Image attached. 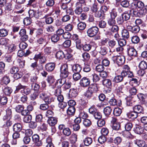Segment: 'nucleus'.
Here are the masks:
<instances>
[{
  "mask_svg": "<svg viewBox=\"0 0 147 147\" xmlns=\"http://www.w3.org/2000/svg\"><path fill=\"white\" fill-rule=\"evenodd\" d=\"M122 135L124 137L127 138H132V135L129 131H126L123 132Z\"/></svg>",
  "mask_w": 147,
  "mask_h": 147,
  "instance_id": "obj_44",
  "label": "nucleus"
},
{
  "mask_svg": "<svg viewBox=\"0 0 147 147\" xmlns=\"http://www.w3.org/2000/svg\"><path fill=\"white\" fill-rule=\"evenodd\" d=\"M74 27V26L71 24L69 23L66 25L65 27V30L67 31H71Z\"/></svg>",
  "mask_w": 147,
  "mask_h": 147,
  "instance_id": "obj_64",
  "label": "nucleus"
},
{
  "mask_svg": "<svg viewBox=\"0 0 147 147\" xmlns=\"http://www.w3.org/2000/svg\"><path fill=\"white\" fill-rule=\"evenodd\" d=\"M32 119V116L31 115H28L24 116V121L25 123H29L31 121Z\"/></svg>",
  "mask_w": 147,
  "mask_h": 147,
  "instance_id": "obj_46",
  "label": "nucleus"
},
{
  "mask_svg": "<svg viewBox=\"0 0 147 147\" xmlns=\"http://www.w3.org/2000/svg\"><path fill=\"white\" fill-rule=\"evenodd\" d=\"M75 109L73 106H70L67 109V114L70 115H73L75 112Z\"/></svg>",
  "mask_w": 147,
  "mask_h": 147,
  "instance_id": "obj_21",
  "label": "nucleus"
},
{
  "mask_svg": "<svg viewBox=\"0 0 147 147\" xmlns=\"http://www.w3.org/2000/svg\"><path fill=\"white\" fill-rule=\"evenodd\" d=\"M134 6L136 8L141 9L143 8L144 6V4L141 1H138L137 3H132V6Z\"/></svg>",
  "mask_w": 147,
  "mask_h": 147,
  "instance_id": "obj_22",
  "label": "nucleus"
},
{
  "mask_svg": "<svg viewBox=\"0 0 147 147\" xmlns=\"http://www.w3.org/2000/svg\"><path fill=\"white\" fill-rule=\"evenodd\" d=\"M59 39V37L57 34H54L51 37L52 41L54 43L57 42Z\"/></svg>",
  "mask_w": 147,
  "mask_h": 147,
  "instance_id": "obj_47",
  "label": "nucleus"
},
{
  "mask_svg": "<svg viewBox=\"0 0 147 147\" xmlns=\"http://www.w3.org/2000/svg\"><path fill=\"white\" fill-rule=\"evenodd\" d=\"M22 128V125L20 123L15 124L13 126V130L15 131H20Z\"/></svg>",
  "mask_w": 147,
  "mask_h": 147,
  "instance_id": "obj_25",
  "label": "nucleus"
},
{
  "mask_svg": "<svg viewBox=\"0 0 147 147\" xmlns=\"http://www.w3.org/2000/svg\"><path fill=\"white\" fill-rule=\"evenodd\" d=\"M63 134L67 136H69L71 134V131L70 129L68 128H66L63 130Z\"/></svg>",
  "mask_w": 147,
  "mask_h": 147,
  "instance_id": "obj_58",
  "label": "nucleus"
},
{
  "mask_svg": "<svg viewBox=\"0 0 147 147\" xmlns=\"http://www.w3.org/2000/svg\"><path fill=\"white\" fill-rule=\"evenodd\" d=\"M107 140L106 138L104 136H100L98 138V142L101 144L104 143Z\"/></svg>",
  "mask_w": 147,
  "mask_h": 147,
  "instance_id": "obj_50",
  "label": "nucleus"
},
{
  "mask_svg": "<svg viewBox=\"0 0 147 147\" xmlns=\"http://www.w3.org/2000/svg\"><path fill=\"white\" fill-rule=\"evenodd\" d=\"M3 92L6 95H9L12 92V90L9 87H6L3 89Z\"/></svg>",
  "mask_w": 147,
  "mask_h": 147,
  "instance_id": "obj_36",
  "label": "nucleus"
},
{
  "mask_svg": "<svg viewBox=\"0 0 147 147\" xmlns=\"http://www.w3.org/2000/svg\"><path fill=\"white\" fill-rule=\"evenodd\" d=\"M131 40L133 43L137 44L139 42L140 39L138 36H134L131 37Z\"/></svg>",
  "mask_w": 147,
  "mask_h": 147,
  "instance_id": "obj_48",
  "label": "nucleus"
},
{
  "mask_svg": "<svg viewBox=\"0 0 147 147\" xmlns=\"http://www.w3.org/2000/svg\"><path fill=\"white\" fill-rule=\"evenodd\" d=\"M23 75V74L21 72H18L15 74L13 75V78L16 80H18L21 78Z\"/></svg>",
  "mask_w": 147,
  "mask_h": 147,
  "instance_id": "obj_55",
  "label": "nucleus"
},
{
  "mask_svg": "<svg viewBox=\"0 0 147 147\" xmlns=\"http://www.w3.org/2000/svg\"><path fill=\"white\" fill-rule=\"evenodd\" d=\"M55 66V64L54 63H49L46 64L45 68L47 71L51 72L53 70Z\"/></svg>",
  "mask_w": 147,
  "mask_h": 147,
  "instance_id": "obj_10",
  "label": "nucleus"
},
{
  "mask_svg": "<svg viewBox=\"0 0 147 147\" xmlns=\"http://www.w3.org/2000/svg\"><path fill=\"white\" fill-rule=\"evenodd\" d=\"M83 142L84 145L88 146L92 143L93 140L92 138L87 137L84 139Z\"/></svg>",
  "mask_w": 147,
  "mask_h": 147,
  "instance_id": "obj_18",
  "label": "nucleus"
},
{
  "mask_svg": "<svg viewBox=\"0 0 147 147\" xmlns=\"http://www.w3.org/2000/svg\"><path fill=\"white\" fill-rule=\"evenodd\" d=\"M122 36L125 39H128L129 36V32L125 29L122 30Z\"/></svg>",
  "mask_w": 147,
  "mask_h": 147,
  "instance_id": "obj_43",
  "label": "nucleus"
},
{
  "mask_svg": "<svg viewBox=\"0 0 147 147\" xmlns=\"http://www.w3.org/2000/svg\"><path fill=\"white\" fill-rule=\"evenodd\" d=\"M43 18L45 19V22L47 24H51L53 22V18L51 17H49L47 15H46Z\"/></svg>",
  "mask_w": 147,
  "mask_h": 147,
  "instance_id": "obj_20",
  "label": "nucleus"
},
{
  "mask_svg": "<svg viewBox=\"0 0 147 147\" xmlns=\"http://www.w3.org/2000/svg\"><path fill=\"white\" fill-rule=\"evenodd\" d=\"M24 107V106L22 105H18L15 108L17 112L21 113L23 111Z\"/></svg>",
  "mask_w": 147,
  "mask_h": 147,
  "instance_id": "obj_62",
  "label": "nucleus"
},
{
  "mask_svg": "<svg viewBox=\"0 0 147 147\" xmlns=\"http://www.w3.org/2000/svg\"><path fill=\"white\" fill-rule=\"evenodd\" d=\"M78 94L77 89L74 88L70 89L69 94V97L71 98H74L77 96Z\"/></svg>",
  "mask_w": 147,
  "mask_h": 147,
  "instance_id": "obj_12",
  "label": "nucleus"
},
{
  "mask_svg": "<svg viewBox=\"0 0 147 147\" xmlns=\"http://www.w3.org/2000/svg\"><path fill=\"white\" fill-rule=\"evenodd\" d=\"M121 75L125 77L128 75V77L130 78H131L133 76V72L130 71V68L127 65L123 66Z\"/></svg>",
  "mask_w": 147,
  "mask_h": 147,
  "instance_id": "obj_3",
  "label": "nucleus"
},
{
  "mask_svg": "<svg viewBox=\"0 0 147 147\" xmlns=\"http://www.w3.org/2000/svg\"><path fill=\"white\" fill-rule=\"evenodd\" d=\"M46 29L48 32L50 33L54 32L55 28L53 26L50 25L46 27Z\"/></svg>",
  "mask_w": 147,
  "mask_h": 147,
  "instance_id": "obj_59",
  "label": "nucleus"
},
{
  "mask_svg": "<svg viewBox=\"0 0 147 147\" xmlns=\"http://www.w3.org/2000/svg\"><path fill=\"white\" fill-rule=\"evenodd\" d=\"M10 81V79L7 76H4L3 78L1 80V85L3 84L7 85L9 82Z\"/></svg>",
  "mask_w": 147,
  "mask_h": 147,
  "instance_id": "obj_26",
  "label": "nucleus"
},
{
  "mask_svg": "<svg viewBox=\"0 0 147 147\" xmlns=\"http://www.w3.org/2000/svg\"><path fill=\"white\" fill-rule=\"evenodd\" d=\"M108 28L110 31L114 33L117 32L119 30L118 27L116 25L108 27Z\"/></svg>",
  "mask_w": 147,
  "mask_h": 147,
  "instance_id": "obj_33",
  "label": "nucleus"
},
{
  "mask_svg": "<svg viewBox=\"0 0 147 147\" xmlns=\"http://www.w3.org/2000/svg\"><path fill=\"white\" fill-rule=\"evenodd\" d=\"M37 43L39 45L45 46L47 44V42L45 38H40L38 39L37 41Z\"/></svg>",
  "mask_w": 147,
  "mask_h": 147,
  "instance_id": "obj_34",
  "label": "nucleus"
},
{
  "mask_svg": "<svg viewBox=\"0 0 147 147\" xmlns=\"http://www.w3.org/2000/svg\"><path fill=\"white\" fill-rule=\"evenodd\" d=\"M28 13L30 18L34 17L38 19H41L42 18V13L39 10L34 11V10L30 9L28 11Z\"/></svg>",
  "mask_w": 147,
  "mask_h": 147,
  "instance_id": "obj_2",
  "label": "nucleus"
},
{
  "mask_svg": "<svg viewBox=\"0 0 147 147\" xmlns=\"http://www.w3.org/2000/svg\"><path fill=\"white\" fill-rule=\"evenodd\" d=\"M128 54L130 57H136L137 55V53L136 49L133 47H130L128 49Z\"/></svg>",
  "mask_w": 147,
  "mask_h": 147,
  "instance_id": "obj_9",
  "label": "nucleus"
},
{
  "mask_svg": "<svg viewBox=\"0 0 147 147\" xmlns=\"http://www.w3.org/2000/svg\"><path fill=\"white\" fill-rule=\"evenodd\" d=\"M71 18V16L68 14H66L63 16L61 20L63 22H66L70 20Z\"/></svg>",
  "mask_w": 147,
  "mask_h": 147,
  "instance_id": "obj_42",
  "label": "nucleus"
},
{
  "mask_svg": "<svg viewBox=\"0 0 147 147\" xmlns=\"http://www.w3.org/2000/svg\"><path fill=\"white\" fill-rule=\"evenodd\" d=\"M127 116L129 118L134 119L137 118L138 114L133 110V111H130L126 114Z\"/></svg>",
  "mask_w": 147,
  "mask_h": 147,
  "instance_id": "obj_14",
  "label": "nucleus"
},
{
  "mask_svg": "<svg viewBox=\"0 0 147 147\" xmlns=\"http://www.w3.org/2000/svg\"><path fill=\"white\" fill-rule=\"evenodd\" d=\"M49 104L47 102H45V104H41L40 106V109L42 110L45 111L47 110L49 107L48 104Z\"/></svg>",
  "mask_w": 147,
  "mask_h": 147,
  "instance_id": "obj_51",
  "label": "nucleus"
},
{
  "mask_svg": "<svg viewBox=\"0 0 147 147\" xmlns=\"http://www.w3.org/2000/svg\"><path fill=\"white\" fill-rule=\"evenodd\" d=\"M98 31V28L96 26H93L89 28L87 32L88 35L93 37L96 35Z\"/></svg>",
  "mask_w": 147,
  "mask_h": 147,
  "instance_id": "obj_5",
  "label": "nucleus"
},
{
  "mask_svg": "<svg viewBox=\"0 0 147 147\" xmlns=\"http://www.w3.org/2000/svg\"><path fill=\"white\" fill-rule=\"evenodd\" d=\"M139 67L140 69L145 70L147 68V64L145 61H142L139 64Z\"/></svg>",
  "mask_w": 147,
  "mask_h": 147,
  "instance_id": "obj_45",
  "label": "nucleus"
},
{
  "mask_svg": "<svg viewBox=\"0 0 147 147\" xmlns=\"http://www.w3.org/2000/svg\"><path fill=\"white\" fill-rule=\"evenodd\" d=\"M93 93L90 91L89 90L86 91L85 93V96L87 98H90L93 96Z\"/></svg>",
  "mask_w": 147,
  "mask_h": 147,
  "instance_id": "obj_63",
  "label": "nucleus"
},
{
  "mask_svg": "<svg viewBox=\"0 0 147 147\" xmlns=\"http://www.w3.org/2000/svg\"><path fill=\"white\" fill-rule=\"evenodd\" d=\"M39 97L45 102L51 103V99L50 97V94L47 91L42 92L40 94Z\"/></svg>",
  "mask_w": 147,
  "mask_h": 147,
  "instance_id": "obj_1",
  "label": "nucleus"
},
{
  "mask_svg": "<svg viewBox=\"0 0 147 147\" xmlns=\"http://www.w3.org/2000/svg\"><path fill=\"white\" fill-rule=\"evenodd\" d=\"M32 137L33 141L35 143L36 146H40L42 145V143L41 141L40 140L38 135L37 134L34 135Z\"/></svg>",
  "mask_w": 147,
  "mask_h": 147,
  "instance_id": "obj_8",
  "label": "nucleus"
},
{
  "mask_svg": "<svg viewBox=\"0 0 147 147\" xmlns=\"http://www.w3.org/2000/svg\"><path fill=\"white\" fill-rule=\"evenodd\" d=\"M82 5H81L79 3H76V9L75 10V12L76 14L80 15L82 11Z\"/></svg>",
  "mask_w": 147,
  "mask_h": 147,
  "instance_id": "obj_15",
  "label": "nucleus"
},
{
  "mask_svg": "<svg viewBox=\"0 0 147 147\" xmlns=\"http://www.w3.org/2000/svg\"><path fill=\"white\" fill-rule=\"evenodd\" d=\"M31 91V90L30 89L26 88V86H25L24 88L21 90L20 92L21 93H24L26 95H28L30 93Z\"/></svg>",
  "mask_w": 147,
  "mask_h": 147,
  "instance_id": "obj_41",
  "label": "nucleus"
},
{
  "mask_svg": "<svg viewBox=\"0 0 147 147\" xmlns=\"http://www.w3.org/2000/svg\"><path fill=\"white\" fill-rule=\"evenodd\" d=\"M66 81V79L64 78H62L58 80L57 82V84L59 85V86H58V87H59L61 88L62 86L63 87Z\"/></svg>",
  "mask_w": 147,
  "mask_h": 147,
  "instance_id": "obj_23",
  "label": "nucleus"
},
{
  "mask_svg": "<svg viewBox=\"0 0 147 147\" xmlns=\"http://www.w3.org/2000/svg\"><path fill=\"white\" fill-rule=\"evenodd\" d=\"M121 112V109L118 108H115L114 109L113 111L114 115L116 116H120Z\"/></svg>",
  "mask_w": 147,
  "mask_h": 147,
  "instance_id": "obj_39",
  "label": "nucleus"
},
{
  "mask_svg": "<svg viewBox=\"0 0 147 147\" xmlns=\"http://www.w3.org/2000/svg\"><path fill=\"white\" fill-rule=\"evenodd\" d=\"M103 85L107 87H110L112 85L111 81L108 79H105L103 80Z\"/></svg>",
  "mask_w": 147,
  "mask_h": 147,
  "instance_id": "obj_28",
  "label": "nucleus"
},
{
  "mask_svg": "<svg viewBox=\"0 0 147 147\" xmlns=\"http://www.w3.org/2000/svg\"><path fill=\"white\" fill-rule=\"evenodd\" d=\"M88 117L87 114L83 110H81L80 111L79 117L83 119H85Z\"/></svg>",
  "mask_w": 147,
  "mask_h": 147,
  "instance_id": "obj_57",
  "label": "nucleus"
},
{
  "mask_svg": "<svg viewBox=\"0 0 147 147\" xmlns=\"http://www.w3.org/2000/svg\"><path fill=\"white\" fill-rule=\"evenodd\" d=\"M112 110V109L110 107L107 106L104 108L103 111L105 115L106 116H108L110 114Z\"/></svg>",
  "mask_w": 147,
  "mask_h": 147,
  "instance_id": "obj_30",
  "label": "nucleus"
},
{
  "mask_svg": "<svg viewBox=\"0 0 147 147\" xmlns=\"http://www.w3.org/2000/svg\"><path fill=\"white\" fill-rule=\"evenodd\" d=\"M93 42H91L89 44H86L83 47V50L86 51H88L91 49L92 45L94 43Z\"/></svg>",
  "mask_w": 147,
  "mask_h": 147,
  "instance_id": "obj_29",
  "label": "nucleus"
},
{
  "mask_svg": "<svg viewBox=\"0 0 147 147\" xmlns=\"http://www.w3.org/2000/svg\"><path fill=\"white\" fill-rule=\"evenodd\" d=\"M133 110L138 114L142 113L144 111L143 108L140 105H137L135 106L133 108Z\"/></svg>",
  "mask_w": 147,
  "mask_h": 147,
  "instance_id": "obj_17",
  "label": "nucleus"
},
{
  "mask_svg": "<svg viewBox=\"0 0 147 147\" xmlns=\"http://www.w3.org/2000/svg\"><path fill=\"white\" fill-rule=\"evenodd\" d=\"M71 39L74 41L76 43V48L78 49H80L82 46V45L81 43L80 39L79 38L78 36L76 34H74L72 35Z\"/></svg>",
  "mask_w": 147,
  "mask_h": 147,
  "instance_id": "obj_4",
  "label": "nucleus"
},
{
  "mask_svg": "<svg viewBox=\"0 0 147 147\" xmlns=\"http://www.w3.org/2000/svg\"><path fill=\"white\" fill-rule=\"evenodd\" d=\"M71 82L70 81H67L65 82L62 87L63 88L64 90H65L71 87Z\"/></svg>",
  "mask_w": 147,
  "mask_h": 147,
  "instance_id": "obj_38",
  "label": "nucleus"
},
{
  "mask_svg": "<svg viewBox=\"0 0 147 147\" xmlns=\"http://www.w3.org/2000/svg\"><path fill=\"white\" fill-rule=\"evenodd\" d=\"M115 57L116 63L119 66L121 65L124 63L125 58L124 56L121 55L115 56Z\"/></svg>",
  "mask_w": 147,
  "mask_h": 147,
  "instance_id": "obj_7",
  "label": "nucleus"
},
{
  "mask_svg": "<svg viewBox=\"0 0 147 147\" xmlns=\"http://www.w3.org/2000/svg\"><path fill=\"white\" fill-rule=\"evenodd\" d=\"M82 69V67L78 64H75L72 67L73 71L74 72L79 73Z\"/></svg>",
  "mask_w": 147,
  "mask_h": 147,
  "instance_id": "obj_19",
  "label": "nucleus"
},
{
  "mask_svg": "<svg viewBox=\"0 0 147 147\" xmlns=\"http://www.w3.org/2000/svg\"><path fill=\"white\" fill-rule=\"evenodd\" d=\"M8 34V31L5 29H0V36L5 37Z\"/></svg>",
  "mask_w": 147,
  "mask_h": 147,
  "instance_id": "obj_40",
  "label": "nucleus"
},
{
  "mask_svg": "<svg viewBox=\"0 0 147 147\" xmlns=\"http://www.w3.org/2000/svg\"><path fill=\"white\" fill-rule=\"evenodd\" d=\"M130 15L129 12V11H128V12L125 11L122 14V16L124 20L126 21L128 20L130 18Z\"/></svg>",
  "mask_w": 147,
  "mask_h": 147,
  "instance_id": "obj_37",
  "label": "nucleus"
},
{
  "mask_svg": "<svg viewBox=\"0 0 147 147\" xmlns=\"http://www.w3.org/2000/svg\"><path fill=\"white\" fill-rule=\"evenodd\" d=\"M134 143L139 147H144L146 145L145 142L143 140L136 139L134 141Z\"/></svg>",
  "mask_w": 147,
  "mask_h": 147,
  "instance_id": "obj_16",
  "label": "nucleus"
},
{
  "mask_svg": "<svg viewBox=\"0 0 147 147\" xmlns=\"http://www.w3.org/2000/svg\"><path fill=\"white\" fill-rule=\"evenodd\" d=\"M78 28L80 30H83L85 28L86 25L84 22H80L78 24Z\"/></svg>",
  "mask_w": 147,
  "mask_h": 147,
  "instance_id": "obj_49",
  "label": "nucleus"
},
{
  "mask_svg": "<svg viewBox=\"0 0 147 147\" xmlns=\"http://www.w3.org/2000/svg\"><path fill=\"white\" fill-rule=\"evenodd\" d=\"M77 135L75 134H71L70 138V139L72 143H74L76 142L77 140Z\"/></svg>",
  "mask_w": 147,
  "mask_h": 147,
  "instance_id": "obj_52",
  "label": "nucleus"
},
{
  "mask_svg": "<svg viewBox=\"0 0 147 147\" xmlns=\"http://www.w3.org/2000/svg\"><path fill=\"white\" fill-rule=\"evenodd\" d=\"M108 27H110L116 25L115 19L109 18L108 21Z\"/></svg>",
  "mask_w": 147,
  "mask_h": 147,
  "instance_id": "obj_54",
  "label": "nucleus"
},
{
  "mask_svg": "<svg viewBox=\"0 0 147 147\" xmlns=\"http://www.w3.org/2000/svg\"><path fill=\"white\" fill-rule=\"evenodd\" d=\"M9 42V40L7 38H3L0 39V45H7Z\"/></svg>",
  "mask_w": 147,
  "mask_h": 147,
  "instance_id": "obj_56",
  "label": "nucleus"
},
{
  "mask_svg": "<svg viewBox=\"0 0 147 147\" xmlns=\"http://www.w3.org/2000/svg\"><path fill=\"white\" fill-rule=\"evenodd\" d=\"M129 1L125 0L122 1L121 2V5L122 7H127L129 6Z\"/></svg>",
  "mask_w": 147,
  "mask_h": 147,
  "instance_id": "obj_61",
  "label": "nucleus"
},
{
  "mask_svg": "<svg viewBox=\"0 0 147 147\" xmlns=\"http://www.w3.org/2000/svg\"><path fill=\"white\" fill-rule=\"evenodd\" d=\"M99 88L98 85L96 84L90 85L88 89L93 93L96 92Z\"/></svg>",
  "mask_w": 147,
  "mask_h": 147,
  "instance_id": "obj_13",
  "label": "nucleus"
},
{
  "mask_svg": "<svg viewBox=\"0 0 147 147\" xmlns=\"http://www.w3.org/2000/svg\"><path fill=\"white\" fill-rule=\"evenodd\" d=\"M56 56L57 59H62L65 57V54L62 51H59L57 53Z\"/></svg>",
  "mask_w": 147,
  "mask_h": 147,
  "instance_id": "obj_35",
  "label": "nucleus"
},
{
  "mask_svg": "<svg viewBox=\"0 0 147 147\" xmlns=\"http://www.w3.org/2000/svg\"><path fill=\"white\" fill-rule=\"evenodd\" d=\"M143 129L139 125H137L134 129L135 132L138 134H141L143 132Z\"/></svg>",
  "mask_w": 147,
  "mask_h": 147,
  "instance_id": "obj_31",
  "label": "nucleus"
},
{
  "mask_svg": "<svg viewBox=\"0 0 147 147\" xmlns=\"http://www.w3.org/2000/svg\"><path fill=\"white\" fill-rule=\"evenodd\" d=\"M125 76H123L122 75H118L115 77L113 80L116 82L119 83L121 82Z\"/></svg>",
  "mask_w": 147,
  "mask_h": 147,
  "instance_id": "obj_27",
  "label": "nucleus"
},
{
  "mask_svg": "<svg viewBox=\"0 0 147 147\" xmlns=\"http://www.w3.org/2000/svg\"><path fill=\"white\" fill-rule=\"evenodd\" d=\"M73 77L74 80L76 81L80 80L81 76L79 73L76 72L73 75Z\"/></svg>",
  "mask_w": 147,
  "mask_h": 147,
  "instance_id": "obj_60",
  "label": "nucleus"
},
{
  "mask_svg": "<svg viewBox=\"0 0 147 147\" xmlns=\"http://www.w3.org/2000/svg\"><path fill=\"white\" fill-rule=\"evenodd\" d=\"M57 122V118L55 117H51L47 120L48 123L51 126H54L56 124Z\"/></svg>",
  "mask_w": 147,
  "mask_h": 147,
  "instance_id": "obj_11",
  "label": "nucleus"
},
{
  "mask_svg": "<svg viewBox=\"0 0 147 147\" xmlns=\"http://www.w3.org/2000/svg\"><path fill=\"white\" fill-rule=\"evenodd\" d=\"M108 45L110 48H113L116 44V42L114 40H109L108 42Z\"/></svg>",
  "mask_w": 147,
  "mask_h": 147,
  "instance_id": "obj_53",
  "label": "nucleus"
},
{
  "mask_svg": "<svg viewBox=\"0 0 147 147\" xmlns=\"http://www.w3.org/2000/svg\"><path fill=\"white\" fill-rule=\"evenodd\" d=\"M90 83L89 79L86 77H84L80 80V84L81 86L84 87L88 86Z\"/></svg>",
  "mask_w": 147,
  "mask_h": 147,
  "instance_id": "obj_6",
  "label": "nucleus"
},
{
  "mask_svg": "<svg viewBox=\"0 0 147 147\" xmlns=\"http://www.w3.org/2000/svg\"><path fill=\"white\" fill-rule=\"evenodd\" d=\"M16 96L18 99H20V100L23 102H25L27 100L28 98L25 95H22V96L20 94H17Z\"/></svg>",
  "mask_w": 147,
  "mask_h": 147,
  "instance_id": "obj_24",
  "label": "nucleus"
},
{
  "mask_svg": "<svg viewBox=\"0 0 147 147\" xmlns=\"http://www.w3.org/2000/svg\"><path fill=\"white\" fill-rule=\"evenodd\" d=\"M108 52V48L106 47H101L99 51L100 53L102 55H105Z\"/></svg>",
  "mask_w": 147,
  "mask_h": 147,
  "instance_id": "obj_32",
  "label": "nucleus"
}]
</instances>
